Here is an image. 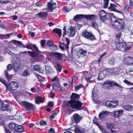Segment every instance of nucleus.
I'll return each mask as SVG.
<instances>
[{
  "instance_id": "412c9836",
  "label": "nucleus",
  "mask_w": 133,
  "mask_h": 133,
  "mask_svg": "<svg viewBox=\"0 0 133 133\" xmlns=\"http://www.w3.org/2000/svg\"><path fill=\"white\" fill-rule=\"evenodd\" d=\"M70 43L69 39L67 38H65V40L64 42H60L59 44H62L64 46V48L66 49H69L68 45Z\"/></svg>"
},
{
  "instance_id": "79ce46f5",
  "label": "nucleus",
  "mask_w": 133,
  "mask_h": 133,
  "mask_svg": "<svg viewBox=\"0 0 133 133\" xmlns=\"http://www.w3.org/2000/svg\"><path fill=\"white\" fill-rule=\"evenodd\" d=\"M115 44L116 45V48L118 49L120 47V42L119 40H117L115 39Z\"/></svg>"
},
{
  "instance_id": "6e6552de",
  "label": "nucleus",
  "mask_w": 133,
  "mask_h": 133,
  "mask_svg": "<svg viewBox=\"0 0 133 133\" xmlns=\"http://www.w3.org/2000/svg\"><path fill=\"white\" fill-rule=\"evenodd\" d=\"M48 54L51 57H54L55 58L58 60H61L62 57V54L56 52H48Z\"/></svg>"
},
{
  "instance_id": "de8ad7c7",
  "label": "nucleus",
  "mask_w": 133,
  "mask_h": 133,
  "mask_svg": "<svg viewBox=\"0 0 133 133\" xmlns=\"http://www.w3.org/2000/svg\"><path fill=\"white\" fill-rule=\"evenodd\" d=\"M53 43V41L52 40H49L47 41V44L49 46H52Z\"/></svg>"
},
{
  "instance_id": "4c0bfd02",
  "label": "nucleus",
  "mask_w": 133,
  "mask_h": 133,
  "mask_svg": "<svg viewBox=\"0 0 133 133\" xmlns=\"http://www.w3.org/2000/svg\"><path fill=\"white\" fill-rule=\"evenodd\" d=\"M5 76L8 81L12 78V75H9V74L6 71L5 72Z\"/></svg>"
},
{
  "instance_id": "680f3d73",
  "label": "nucleus",
  "mask_w": 133,
  "mask_h": 133,
  "mask_svg": "<svg viewBox=\"0 0 133 133\" xmlns=\"http://www.w3.org/2000/svg\"><path fill=\"white\" fill-rule=\"evenodd\" d=\"M45 40H42L40 42L41 45L43 47L44 46V44L45 42Z\"/></svg>"
},
{
  "instance_id": "7c9ffc66",
  "label": "nucleus",
  "mask_w": 133,
  "mask_h": 133,
  "mask_svg": "<svg viewBox=\"0 0 133 133\" xmlns=\"http://www.w3.org/2000/svg\"><path fill=\"white\" fill-rule=\"evenodd\" d=\"M48 15V14L46 12H40L36 15V16H38L42 18H46Z\"/></svg>"
},
{
  "instance_id": "a211bd4d",
  "label": "nucleus",
  "mask_w": 133,
  "mask_h": 133,
  "mask_svg": "<svg viewBox=\"0 0 133 133\" xmlns=\"http://www.w3.org/2000/svg\"><path fill=\"white\" fill-rule=\"evenodd\" d=\"M84 17L86 19L89 21H92L96 19L97 15L94 14L84 15Z\"/></svg>"
},
{
  "instance_id": "69168bd1",
  "label": "nucleus",
  "mask_w": 133,
  "mask_h": 133,
  "mask_svg": "<svg viewBox=\"0 0 133 133\" xmlns=\"http://www.w3.org/2000/svg\"><path fill=\"white\" fill-rule=\"evenodd\" d=\"M40 124L41 126H44L46 125V122L44 121H41L40 123Z\"/></svg>"
},
{
  "instance_id": "c85d7f7f",
  "label": "nucleus",
  "mask_w": 133,
  "mask_h": 133,
  "mask_svg": "<svg viewBox=\"0 0 133 133\" xmlns=\"http://www.w3.org/2000/svg\"><path fill=\"white\" fill-rule=\"evenodd\" d=\"M35 101L36 103L39 104L43 103L44 101V99L41 97L38 96L35 98Z\"/></svg>"
},
{
  "instance_id": "49530a36",
  "label": "nucleus",
  "mask_w": 133,
  "mask_h": 133,
  "mask_svg": "<svg viewBox=\"0 0 133 133\" xmlns=\"http://www.w3.org/2000/svg\"><path fill=\"white\" fill-rule=\"evenodd\" d=\"M107 126L109 129H111L114 127V125L112 123H106Z\"/></svg>"
},
{
  "instance_id": "864d4df0",
  "label": "nucleus",
  "mask_w": 133,
  "mask_h": 133,
  "mask_svg": "<svg viewBox=\"0 0 133 133\" xmlns=\"http://www.w3.org/2000/svg\"><path fill=\"white\" fill-rule=\"evenodd\" d=\"M83 85H79L75 87V91H77L80 88H82L83 87Z\"/></svg>"
},
{
  "instance_id": "e433bc0d",
  "label": "nucleus",
  "mask_w": 133,
  "mask_h": 133,
  "mask_svg": "<svg viewBox=\"0 0 133 133\" xmlns=\"http://www.w3.org/2000/svg\"><path fill=\"white\" fill-rule=\"evenodd\" d=\"M55 68L58 72H59L61 71L62 66L60 64L57 63L55 66Z\"/></svg>"
},
{
  "instance_id": "58836bf2",
  "label": "nucleus",
  "mask_w": 133,
  "mask_h": 133,
  "mask_svg": "<svg viewBox=\"0 0 133 133\" xmlns=\"http://www.w3.org/2000/svg\"><path fill=\"white\" fill-rule=\"evenodd\" d=\"M30 72L28 70H25L23 71L22 75L24 76H28L30 75Z\"/></svg>"
},
{
  "instance_id": "c9c22d12",
  "label": "nucleus",
  "mask_w": 133,
  "mask_h": 133,
  "mask_svg": "<svg viewBox=\"0 0 133 133\" xmlns=\"http://www.w3.org/2000/svg\"><path fill=\"white\" fill-rule=\"evenodd\" d=\"M11 35V34H7L5 35H2L0 34V39L9 38Z\"/></svg>"
},
{
  "instance_id": "0e129e2a",
  "label": "nucleus",
  "mask_w": 133,
  "mask_h": 133,
  "mask_svg": "<svg viewBox=\"0 0 133 133\" xmlns=\"http://www.w3.org/2000/svg\"><path fill=\"white\" fill-rule=\"evenodd\" d=\"M63 37H64L65 35L66 34V30L65 27H64L63 28Z\"/></svg>"
},
{
  "instance_id": "dca6fc26",
  "label": "nucleus",
  "mask_w": 133,
  "mask_h": 133,
  "mask_svg": "<svg viewBox=\"0 0 133 133\" xmlns=\"http://www.w3.org/2000/svg\"><path fill=\"white\" fill-rule=\"evenodd\" d=\"M107 70L103 69L101 71H100L98 74V78L99 80H101L105 77L107 74Z\"/></svg>"
},
{
  "instance_id": "4468645a",
  "label": "nucleus",
  "mask_w": 133,
  "mask_h": 133,
  "mask_svg": "<svg viewBox=\"0 0 133 133\" xmlns=\"http://www.w3.org/2000/svg\"><path fill=\"white\" fill-rule=\"evenodd\" d=\"M107 14L105 11L104 10H102L99 12L100 19L101 21L104 22L107 20Z\"/></svg>"
},
{
  "instance_id": "e2e57ef3",
  "label": "nucleus",
  "mask_w": 133,
  "mask_h": 133,
  "mask_svg": "<svg viewBox=\"0 0 133 133\" xmlns=\"http://www.w3.org/2000/svg\"><path fill=\"white\" fill-rule=\"evenodd\" d=\"M124 82L128 85H133V84L132 83H130L127 80H125L124 81Z\"/></svg>"
},
{
  "instance_id": "423d86ee",
  "label": "nucleus",
  "mask_w": 133,
  "mask_h": 133,
  "mask_svg": "<svg viewBox=\"0 0 133 133\" xmlns=\"http://www.w3.org/2000/svg\"><path fill=\"white\" fill-rule=\"evenodd\" d=\"M82 36L86 39L91 41L96 40V38L94 35H93L91 32L85 31L82 32Z\"/></svg>"
},
{
  "instance_id": "f8f14e48",
  "label": "nucleus",
  "mask_w": 133,
  "mask_h": 133,
  "mask_svg": "<svg viewBox=\"0 0 133 133\" xmlns=\"http://www.w3.org/2000/svg\"><path fill=\"white\" fill-rule=\"evenodd\" d=\"M56 4L53 1V0H51L48 3V11L51 12L53 10L57 7Z\"/></svg>"
},
{
  "instance_id": "338daca9",
  "label": "nucleus",
  "mask_w": 133,
  "mask_h": 133,
  "mask_svg": "<svg viewBox=\"0 0 133 133\" xmlns=\"http://www.w3.org/2000/svg\"><path fill=\"white\" fill-rule=\"evenodd\" d=\"M7 69L8 70H10L12 68V65L11 64H9L7 66Z\"/></svg>"
},
{
  "instance_id": "5701e85b",
  "label": "nucleus",
  "mask_w": 133,
  "mask_h": 133,
  "mask_svg": "<svg viewBox=\"0 0 133 133\" xmlns=\"http://www.w3.org/2000/svg\"><path fill=\"white\" fill-rule=\"evenodd\" d=\"M124 110L128 111H131L133 110V107L130 105H126L122 106Z\"/></svg>"
},
{
  "instance_id": "7ed1b4c3",
  "label": "nucleus",
  "mask_w": 133,
  "mask_h": 133,
  "mask_svg": "<svg viewBox=\"0 0 133 133\" xmlns=\"http://www.w3.org/2000/svg\"><path fill=\"white\" fill-rule=\"evenodd\" d=\"M113 85L119 88L120 90H122V87L118 83L109 80L105 81L103 83V85L104 87L106 89H109L110 87H112Z\"/></svg>"
},
{
  "instance_id": "72a5a7b5",
  "label": "nucleus",
  "mask_w": 133,
  "mask_h": 133,
  "mask_svg": "<svg viewBox=\"0 0 133 133\" xmlns=\"http://www.w3.org/2000/svg\"><path fill=\"white\" fill-rule=\"evenodd\" d=\"M87 53V51L82 48H80L78 51V53L81 55H82V56H83V57L85 56L86 55Z\"/></svg>"
},
{
  "instance_id": "6ab92c4d",
  "label": "nucleus",
  "mask_w": 133,
  "mask_h": 133,
  "mask_svg": "<svg viewBox=\"0 0 133 133\" xmlns=\"http://www.w3.org/2000/svg\"><path fill=\"white\" fill-rule=\"evenodd\" d=\"M123 112V110L114 111L113 113L114 116L115 118H119L122 115Z\"/></svg>"
},
{
  "instance_id": "c03bdc74",
  "label": "nucleus",
  "mask_w": 133,
  "mask_h": 133,
  "mask_svg": "<svg viewBox=\"0 0 133 133\" xmlns=\"http://www.w3.org/2000/svg\"><path fill=\"white\" fill-rule=\"evenodd\" d=\"M109 0H104V5L103 6L104 8H107L108 7L109 4Z\"/></svg>"
},
{
  "instance_id": "f03ea898",
  "label": "nucleus",
  "mask_w": 133,
  "mask_h": 133,
  "mask_svg": "<svg viewBox=\"0 0 133 133\" xmlns=\"http://www.w3.org/2000/svg\"><path fill=\"white\" fill-rule=\"evenodd\" d=\"M111 22L115 28L121 30H123L126 25L123 19L117 18L113 20L111 19Z\"/></svg>"
},
{
  "instance_id": "4be33fe9",
  "label": "nucleus",
  "mask_w": 133,
  "mask_h": 133,
  "mask_svg": "<svg viewBox=\"0 0 133 133\" xmlns=\"http://www.w3.org/2000/svg\"><path fill=\"white\" fill-rule=\"evenodd\" d=\"M75 131L76 133H85L84 129L77 125L76 127Z\"/></svg>"
},
{
  "instance_id": "a19ab883",
  "label": "nucleus",
  "mask_w": 133,
  "mask_h": 133,
  "mask_svg": "<svg viewBox=\"0 0 133 133\" xmlns=\"http://www.w3.org/2000/svg\"><path fill=\"white\" fill-rule=\"evenodd\" d=\"M91 26L93 28H95L96 26H97L98 25L96 21H91Z\"/></svg>"
},
{
  "instance_id": "09e8293b",
  "label": "nucleus",
  "mask_w": 133,
  "mask_h": 133,
  "mask_svg": "<svg viewBox=\"0 0 133 133\" xmlns=\"http://www.w3.org/2000/svg\"><path fill=\"white\" fill-rule=\"evenodd\" d=\"M122 34L121 32H119L118 34H117L116 35V39H117V40H119V38L121 37Z\"/></svg>"
},
{
  "instance_id": "bb28decb",
  "label": "nucleus",
  "mask_w": 133,
  "mask_h": 133,
  "mask_svg": "<svg viewBox=\"0 0 133 133\" xmlns=\"http://www.w3.org/2000/svg\"><path fill=\"white\" fill-rule=\"evenodd\" d=\"M60 85V82H54L52 83V87L53 89L55 91L58 90Z\"/></svg>"
},
{
  "instance_id": "a878e982",
  "label": "nucleus",
  "mask_w": 133,
  "mask_h": 133,
  "mask_svg": "<svg viewBox=\"0 0 133 133\" xmlns=\"http://www.w3.org/2000/svg\"><path fill=\"white\" fill-rule=\"evenodd\" d=\"M34 70L37 71L41 73H43L44 71V69L40 68L38 65H36L33 67Z\"/></svg>"
},
{
  "instance_id": "37998d69",
  "label": "nucleus",
  "mask_w": 133,
  "mask_h": 133,
  "mask_svg": "<svg viewBox=\"0 0 133 133\" xmlns=\"http://www.w3.org/2000/svg\"><path fill=\"white\" fill-rule=\"evenodd\" d=\"M93 99V100L94 101L96 100L98 97V96L95 92L93 91L92 92Z\"/></svg>"
},
{
  "instance_id": "cd10ccee",
  "label": "nucleus",
  "mask_w": 133,
  "mask_h": 133,
  "mask_svg": "<svg viewBox=\"0 0 133 133\" xmlns=\"http://www.w3.org/2000/svg\"><path fill=\"white\" fill-rule=\"evenodd\" d=\"M84 17L83 15L78 14L74 17L73 19L74 20L77 22Z\"/></svg>"
},
{
  "instance_id": "9d476101",
  "label": "nucleus",
  "mask_w": 133,
  "mask_h": 133,
  "mask_svg": "<svg viewBox=\"0 0 133 133\" xmlns=\"http://www.w3.org/2000/svg\"><path fill=\"white\" fill-rule=\"evenodd\" d=\"M13 65L14 71H16L20 68V62L19 59L16 58L14 60L12 61Z\"/></svg>"
},
{
  "instance_id": "2f4dec72",
  "label": "nucleus",
  "mask_w": 133,
  "mask_h": 133,
  "mask_svg": "<svg viewBox=\"0 0 133 133\" xmlns=\"http://www.w3.org/2000/svg\"><path fill=\"white\" fill-rule=\"evenodd\" d=\"M116 62L115 58L114 57H111L108 61V64L113 65H115Z\"/></svg>"
},
{
  "instance_id": "473e14b6",
  "label": "nucleus",
  "mask_w": 133,
  "mask_h": 133,
  "mask_svg": "<svg viewBox=\"0 0 133 133\" xmlns=\"http://www.w3.org/2000/svg\"><path fill=\"white\" fill-rule=\"evenodd\" d=\"M45 71L47 74H49L54 72L52 68L50 66H45Z\"/></svg>"
},
{
  "instance_id": "bf43d9fd",
  "label": "nucleus",
  "mask_w": 133,
  "mask_h": 133,
  "mask_svg": "<svg viewBox=\"0 0 133 133\" xmlns=\"http://www.w3.org/2000/svg\"><path fill=\"white\" fill-rule=\"evenodd\" d=\"M36 6L39 7L42 6V3L40 2H37L36 3Z\"/></svg>"
},
{
  "instance_id": "ea45409f",
  "label": "nucleus",
  "mask_w": 133,
  "mask_h": 133,
  "mask_svg": "<svg viewBox=\"0 0 133 133\" xmlns=\"http://www.w3.org/2000/svg\"><path fill=\"white\" fill-rule=\"evenodd\" d=\"M51 81L52 82L56 81V82H60V80L59 78H57V76H55L54 78L51 79Z\"/></svg>"
},
{
  "instance_id": "20e7f679",
  "label": "nucleus",
  "mask_w": 133,
  "mask_h": 133,
  "mask_svg": "<svg viewBox=\"0 0 133 133\" xmlns=\"http://www.w3.org/2000/svg\"><path fill=\"white\" fill-rule=\"evenodd\" d=\"M21 103L23 106L25 108L26 110L27 111V113H29L31 112V111L34 110V107L32 104L26 101H22Z\"/></svg>"
},
{
  "instance_id": "6e6d98bb",
  "label": "nucleus",
  "mask_w": 133,
  "mask_h": 133,
  "mask_svg": "<svg viewBox=\"0 0 133 133\" xmlns=\"http://www.w3.org/2000/svg\"><path fill=\"white\" fill-rule=\"evenodd\" d=\"M129 6L128 5H126L124 8V10L125 12H129Z\"/></svg>"
},
{
  "instance_id": "13d9d810",
  "label": "nucleus",
  "mask_w": 133,
  "mask_h": 133,
  "mask_svg": "<svg viewBox=\"0 0 133 133\" xmlns=\"http://www.w3.org/2000/svg\"><path fill=\"white\" fill-rule=\"evenodd\" d=\"M4 128L5 130V133H12L7 128L5 127H4Z\"/></svg>"
},
{
  "instance_id": "8fccbe9b",
  "label": "nucleus",
  "mask_w": 133,
  "mask_h": 133,
  "mask_svg": "<svg viewBox=\"0 0 133 133\" xmlns=\"http://www.w3.org/2000/svg\"><path fill=\"white\" fill-rule=\"evenodd\" d=\"M108 15L111 18V19L112 20L114 19V18H116L115 17V16L114 15V14L113 13H108Z\"/></svg>"
},
{
  "instance_id": "c756f323",
  "label": "nucleus",
  "mask_w": 133,
  "mask_h": 133,
  "mask_svg": "<svg viewBox=\"0 0 133 133\" xmlns=\"http://www.w3.org/2000/svg\"><path fill=\"white\" fill-rule=\"evenodd\" d=\"M53 32L56 33L58 34L59 38H61V35L62 30L60 29L55 28L53 30Z\"/></svg>"
},
{
  "instance_id": "39448f33",
  "label": "nucleus",
  "mask_w": 133,
  "mask_h": 133,
  "mask_svg": "<svg viewBox=\"0 0 133 133\" xmlns=\"http://www.w3.org/2000/svg\"><path fill=\"white\" fill-rule=\"evenodd\" d=\"M18 87V83L17 82L13 81L11 82L8 85H6V90L9 91H14Z\"/></svg>"
},
{
  "instance_id": "aec40b11",
  "label": "nucleus",
  "mask_w": 133,
  "mask_h": 133,
  "mask_svg": "<svg viewBox=\"0 0 133 133\" xmlns=\"http://www.w3.org/2000/svg\"><path fill=\"white\" fill-rule=\"evenodd\" d=\"M67 34L70 36L73 37L75 34L74 28L72 26L69 28L68 29Z\"/></svg>"
},
{
  "instance_id": "ddd939ff",
  "label": "nucleus",
  "mask_w": 133,
  "mask_h": 133,
  "mask_svg": "<svg viewBox=\"0 0 133 133\" xmlns=\"http://www.w3.org/2000/svg\"><path fill=\"white\" fill-rule=\"evenodd\" d=\"M82 117L78 114L76 113L74 114L71 118V120L73 122L77 123L79 122L81 119Z\"/></svg>"
},
{
  "instance_id": "a18cd8bd",
  "label": "nucleus",
  "mask_w": 133,
  "mask_h": 133,
  "mask_svg": "<svg viewBox=\"0 0 133 133\" xmlns=\"http://www.w3.org/2000/svg\"><path fill=\"white\" fill-rule=\"evenodd\" d=\"M85 79L87 82L89 83H91L92 82V81L90 80L91 78L90 76H87L85 77Z\"/></svg>"
},
{
  "instance_id": "0eeeda50",
  "label": "nucleus",
  "mask_w": 133,
  "mask_h": 133,
  "mask_svg": "<svg viewBox=\"0 0 133 133\" xmlns=\"http://www.w3.org/2000/svg\"><path fill=\"white\" fill-rule=\"evenodd\" d=\"M1 109L2 110L10 111L11 108L9 103L5 101L3 102L2 101H1Z\"/></svg>"
},
{
  "instance_id": "1a4fd4ad",
  "label": "nucleus",
  "mask_w": 133,
  "mask_h": 133,
  "mask_svg": "<svg viewBox=\"0 0 133 133\" xmlns=\"http://www.w3.org/2000/svg\"><path fill=\"white\" fill-rule=\"evenodd\" d=\"M105 105L107 107L112 108H115L118 105V102L117 100L114 101H107L105 103Z\"/></svg>"
},
{
  "instance_id": "2eb2a0df",
  "label": "nucleus",
  "mask_w": 133,
  "mask_h": 133,
  "mask_svg": "<svg viewBox=\"0 0 133 133\" xmlns=\"http://www.w3.org/2000/svg\"><path fill=\"white\" fill-rule=\"evenodd\" d=\"M124 63L127 65H133V58L129 56L126 57L124 59Z\"/></svg>"
},
{
  "instance_id": "9b49d317",
  "label": "nucleus",
  "mask_w": 133,
  "mask_h": 133,
  "mask_svg": "<svg viewBox=\"0 0 133 133\" xmlns=\"http://www.w3.org/2000/svg\"><path fill=\"white\" fill-rule=\"evenodd\" d=\"M33 47L35 49V51H33L32 52L28 51V52L29 54L30 55L31 57L34 58L37 55L41 54V52L39 51L36 45L33 44Z\"/></svg>"
},
{
  "instance_id": "b1692460",
  "label": "nucleus",
  "mask_w": 133,
  "mask_h": 133,
  "mask_svg": "<svg viewBox=\"0 0 133 133\" xmlns=\"http://www.w3.org/2000/svg\"><path fill=\"white\" fill-rule=\"evenodd\" d=\"M110 114V112L106 110L103 111L99 115V117L100 118L102 119L106 116Z\"/></svg>"
},
{
  "instance_id": "4d7b16f0",
  "label": "nucleus",
  "mask_w": 133,
  "mask_h": 133,
  "mask_svg": "<svg viewBox=\"0 0 133 133\" xmlns=\"http://www.w3.org/2000/svg\"><path fill=\"white\" fill-rule=\"evenodd\" d=\"M10 1H9L7 0H4L3 1V0H0V3L2 4H6L7 3H9Z\"/></svg>"
},
{
  "instance_id": "774afa93",
  "label": "nucleus",
  "mask_w": 133,
  "mask_h": 133,
  "mask_svg": "<svg viewBox=\"0 0 133 133\" xmlns=\"http://www.w3.org/2000/svg\"><path fill=\"white\" fill-rule=\"evenodd\" d=\"M14 43L15 44H18L20 45H21V44H22V42L18 41H16V40L14 42Z\"/></svg>"
},
{
  "instance_id": "393cba45",
  "label": "nucleus",
  "mask_w": 133,
  "mask_h": 133,
  "mask_svg": "<svg viewBox=\"0 0 133 133\" xmlns=\"http://www.w3.org/2000/svg\"><path fill=\"white\" fill-rule=\"evenodd\" d=\"M116 7L117 5H116L110 4V5L109 7L108 8L109 9H111L112 11L121 14V11H119L117 10L116 8Z\"/></svg>"
},
{
  "instance_id": "052dcab7",
  "label": "nucleus",
  "mask_w": 133,
  "mask_h": 133,
  "mask_svg": "<svg viewBox=\"0 0 133 133\" xmlns=\"http://www.w3.org/2000/svg\"><path fill=\"white\" fill-rule=\"evenodd\" d=\"M127 44L125 42H120V47L124 48L126 46Z\"/></svg>"
},
{
  "instance_id": "5fc2aeb1",
  "label": "nucleus",
  "mask_w": 133,
  "mask_h": 133,
  "mask_svg": "<svg viewBox=\"0 0 133 133\" xmlns=\"http://www.w3.org/2000/svg\"><path fill=\"white\" fill-rule=\"evenodd\" d=\"M47 105L49 107H52L54 105V102H52L49 101L48 102Z\"/></svg>"
},
{
  "instance_id": "f257e3e1",
  "label": "nucleus",
  "mask_w": 133,
  "mask_h": 133,
  "mask_svg": "<svg viewBox=\"0 0 133 133\" xmlns=\"http://www.w3.org/2000/svg\"><path fill=\"white\" fill-rule=\"evenodd\" d=\"M79 96L76 94L74 93L72 94L71 100L69 101L67 105L72 108L76 109L78 110L82 109V105L83 103L79 101L78 99L79 98Z\"/></svg>"
},
{
  "instance_id": "f704fd0d",
  "label": "nucleus",
  "mask_w": 133,
  "mask_h": 133,
  "mask_svg": "<svg viewBox=\"0 0 133 133\" xmlns=\"http://www.w3.org/2000/svg\"><path fill=\"white\" fill-rule=\"evenodd\" d=\"M16 123L14 122H11L8 125L9 128L13 132V130H15V126Z\"/></svg>"
},
{
  "instance_id": "603ef678",
  "label": "nucleus",
  "mask_w": 133,
  "mask_h": 133,
  "mask_svg": "<svg viewBox=\"0 0 133 133\" xmlns=\"http://www.w3.org/2000/svg\"><path fill=\"white\" fill-rule=\"evenodd\" d=\"M119 72V70L116 69H114L112 72V73L115 74H118Z\"/></svg>"
},
{
  "instance_id": "3c124183",
  "label": "nucleus",
  "mask_w": 133,
  "mask_h": 133,
  "mask_svg": "<svg viewBox=\"0 0 133 133\" xmlns=\"http://www.w3.org/2000/svg\"><path fill=\"white\" fill-rule=\"evenodd\" d=\"M0 82L2 83L6 87L7 85V83L3 79L0 78Z\"/></svg>"
},
{
  "instance_id": "f3484780",
  "label": "nucleus",
  "mask_w": 133,
  "mask_h": 133,
  "mask_svg": "<svg viewBox=\"0 0 133 133\" xmlns=\"http://www.w3.org/2000/svg\"><path fill=\"white\" fill-rule=\"evenodd\" d=\"M15 127V130H13V132H23L24 128L21 125H19L16 124Z\"/></svg>"
}]
</instances>
